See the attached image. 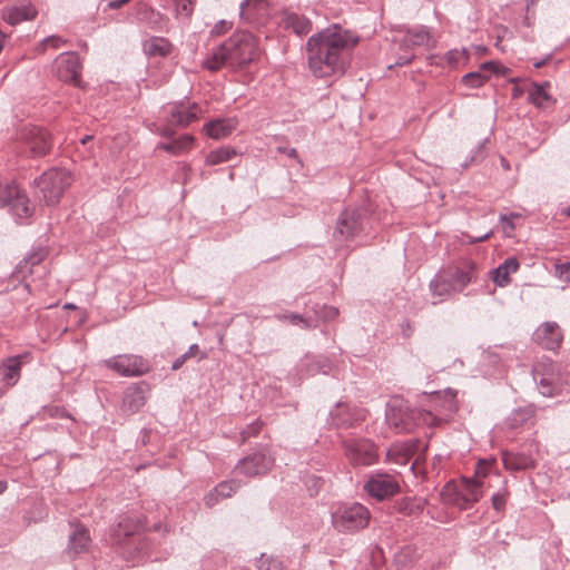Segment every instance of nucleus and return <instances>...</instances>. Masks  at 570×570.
Segmentation results:
<instances>
[{"instance_id": "nucleus-64", "label": "nucleus", "mask_w": 570, "mask_h": 570, "mask_svg": "<svg viewBox=\"0 0 570 570\" xmlns=\"http://www.w3.org/2000/svg\"><path fill=\"white\" fill-rule=\"evenodd\" d=\"M561 213H562L563 215H567V216H569V217H570V204H569V205H567L566 207H563V208L561 209Z\"/></svg>"}, {"instance_id": "nucleus-13", "label": "nucleus", "mask_w": 570, "mask_h": 570, "mask_svg": "<svg viewBox=\"0 0 570 570\" xmlns=\"http://www.w3.org/2000/svg\"><path fill=\"white\" fill-rule=\"evenodd\" d=\"M366 410L358 406L337 403L331 411L330 417L332 424L340 429H348L357 425L366 419Z\"/></svg>"}, {"instance_id": "nucleus-21", "label": "nucleus", "mask_w": 570, "mask_h": 570, "mask_svg": "<svg viewBox=\"0 0 570 570\" xmlns=\"http://www.w3.org/2000/svg\"><path fill=\"white\" fill-rule=\"evenodd\" d=\"M21 356L16 355L8 357L0 365V382L7 386H14L21 376Z\"/></svg>"}, {"instance_id": "nucleus-61", "label": "nucleus", "mask_w": 570, "mask_h": 570, "mask_svg": "<svg viewBox=\"0 0 570 570\" xmlns=\"http://www.w3.org/2000/svg\"><path fill=\"white\" fill-rule=\"evenodd\" d=\"M550 60V56H547L546 58L541 60H537L533 62L534 68H541L543 67L548 61Z\"/></svg>"}, {"instance_id": "nucleus-1", "label": "nucleus", "mask_w": 570, "mask_h": 570, "mask_svg": "<svg viewBox=\"0 0 570 570\" xmlns=\"http://www.w3.org/2000/svg\"><path fill=\"white\" fill-rule=\"evenodd\" d=\"M358 36L340 24H333L306 42L307 66L316 78L341 77L347 70Z\"/></svg>"}, {"instance_id": "nucleus-63", "label": "nucleus", "mask_w": 570, "mask_h": 570, "mask_svg": "<svg viewBox=\"0 0 570 570\" xmlns=\"http://www.w3.org/2000/svg\"><path fill=\"white\" fill-rule=\"evenodd\" d=\"M8 489L7 481L0 480V494H2Z\"/></svg>"}, {"instance_id": "nucleus-16", "label": "nucleus", "mask_w": 570, "mask_h": 570, "mask_svg": "<svg viewBox=\"0 0 570 570\" xmlns=\"http://www.w3.org/2000/svg\"><path fill=\"white\" fill-rule=\"evenodd\" d=\"M534 341L543 348L556 351L560 347L563 335L554 322H544L533 333Z\"/></svg>"}, {"instance_id": "nucleus-30", "label": "nucleus", "mask_w": 570, "mask_h": 570, "mask_svg": "<svg viewBox=\"0 0 570 570\" xmlns=\"http://www.w3.org/2000/svg\"><path fill=\"white\" fill-rule=\"evenodd\" d=\"M274 458L266 446H259L252 453V475L264 474L272 469Z\"/></svg>"}, {"instance_id": "nucleus-41", "label": "nucleus", "mask_w": 570, "mask_h": 570, "mask_svg": "<svg viewBox=\"0 0 570 570\" xmlns=\"http://www.w3.org/2000/svg\"><path fill=\"white\" fill-rule=\"evenodd\" d=\"M445 60V65L455 68L460 65H465L469 60V53L466 49H452L449 50L442 58ZM438 65L444 66V62H438Z\"/></svg>"}, {"instance_id": "nucleus-62", "label": "nucleus", "mask_w": 570, "mask_h": 570, "mask_svg": "<svg viewBox=\"0 0 570 570\" xmlns=\"http://www.w3.org/2000/svg\"><path fill=\"white\" fill-rule=\"evenodd\" d=\"M249 4V0H243L240 3V17L245 14V7Z\"/></svg>"}, {"instance_id": "nucleus-59", "label": "nucleus", "mask_w": 570, "mask_h": 570, "mask_svg": "<svg viewBox=\"0 0 570 570\" xmlns=\"http://www.w3.org/2000/svg\"><path fill=\"white\" fill-rule=\"evenodd\" d=\"M338 314V311L337 308L335 307H324V315L322 316L323 318L325 320H331V318H334L336 315Z\"/></svg>"}, {"instance_id": "nucleus-2", "label": "nucleus", "mask_w": 570, "mask_h": 570, "mask_svg": "<svg viewBox=\"0 0 570 570\" xmlns=\"http://www.w3.org/2000/svg\"><path fill=\"white\" fill-rule=\"evenodd\" d=\"M482 488L481 480L462 478L459 482H448L440 495L443 503L466 510L482 498Z\"/></svg>"}, {"instance_id": "nucleus-20", "label": "nucleus", "mask_w": 570, "mask_h": 570, "mask_svg": "<svg viewBox=\"0 0 570 570\" xmlns=\"http://www.w3.org/2000/svg\"><path fill=\"white\" fill-rule=\"evenodd\" d=\"M90 535L88 529L82 525H76L69 535V543L66 553L75 558L80 553L87 552L90 546Z\"/></svg>"}, {"instance_id": "nucleus-26", "label": "nucleus", "mask_w": 570, "mask_h": 570, "mask_svg": "<svg viewBox=\"0 0 570 570\" xmlns=\"http://www.w3.org/2000/svg\"><path fill=\"white\" fill-rule=\"evenodd\" d=\"M37 16V10L30 4L9 7L2 10V18L9 24L14 26L22 21L32 20Z\"/></svg>"}, {"instance_id": "nucleus-58", "label": "nucleus", "mask_w": 570, "mask_h": 570, "mask_svg": "<svg viewBox=\"0 0 570 570\" xmlns=\"http://www.w3.org/2000/svg\"><path fill=\"white\" fill-rule=\"evenodd\" d=\"M173 127H176V126H175V125H170V124H169V118H168V119H167V125L160 129L159 134H160L163 137L170 138V137L174 135V129H173Z\"/></svg>"}, {"instance_id": "nucleus-14", "label": "nucleus", "mask_w": 570, "mask_h": 570, "mask_svg": "<svg viewBox=\"0 0 570 570\" xmlns=\"http://www.w3.org/2000/svg\"><path fill=\"white\" fill-rule=\"evenodd\" d=\"M385 420L396 433H409L416 426L415 410H410L404 405H390L385 413Z\"/></svg>"}, {"instance_id": "nucleus-48", "label": "nucleus", "mask_w": 570, "mask_h": 570, "mask_svg": "<svg viewBox=\"0 0 570 570\" xmlns=\"http://www.w3.org/2000/svg\"><path fill=\"white\" fill-rule=\"evenodd\" d=\"M415 422L416 425L436 426L441 424L442 420L430 411L419 410L415 411Z\"/></svg>"}, {"instance_id": "nucleus-51", "label": "nucleus", "mask_w": 570, "mask_h": 570, "mask_svg": "<svg viewBox=\"0 0 570 570\" xmlns=\"http://www.w3.org/2000/svg\"><path fill=\"white\" fill-rule=\"evenodd\" d=\"M65 43H66V40H63L61 37H59V36H49L46 39H43V41L39 45L38 51L39 52H45L48 47L53 48V49H58V48H60Z\"/></svg>"}, {"instance_id": "nucleus-11", "label": "nucleus", "mask_w": 570, "mask_h": 570, "mask_svg": "<svg viewBox=\"0 0 570 570\" xmlns=\"http://www.w3.org/2000/svg\"><path fill=\"white\" fill-rule=\"evenodd\" d=\"M24 153L31 157L45 156L51 147L50 134L40 127L30 126L21 131Z\"/></svg>"}, {"instance_id": "nucleus-47", "label": "nucleus", "mask_w": 570, "mask_h": 570, "mask_svg": "<svg viewBox=\"0 0 570 570\" xmlns=\"http://www.w3.org/2000/svg\"><path fill=\"white\" fill-rule=\"evenodd\" d=\"M256 568L257 570H285L281 560L265 553L256 561Z\"/></svg>"}, {"instance_id": "nucleus-50", "label": "nucleus", "mask_w": 570, "mask_h": 570, "mask_svg": "<svg viewBox=\"0 0 570 570\" xmlns=\"http://www.w3.org/2000/svg\"><path fill=\"white\" fill-rule=\"evenodd\" d=\"M554 276L566 285H570V262L554 265Z\"/></svg>"}, {"instance_id": "nucleus-10", "label": "nucleus", "mask_w": 570, "mask_h": 570, "mask_svg": "<svg viewBox=\"0 0 570 570\" xmlns=\"http://www.w3.org/2000/svg\"><path fill=\"white\" fill-rule=\"evenodd\" d=\"M397 41L403 53L399 56L395 65L404 66L410 63L414 58L412 49L414 47H428L431 41V36L429 30L421 26L409 29Z\"/></svg>"}, {"instance_id": "nucleus-38", "label": "nucleus", "mask_w": 570, "mask_h": 570, "mask_svg": "<svg viewBox=\"0 0 570 570\" xmlns=\"http://www.w3.org/2000/svg\"><path fill=\"white\" fill-rule=\"evenodd\" d=\"M430 288L433 296H438L440 298L450 295L453 292L449 276L445 273L435 275L430 282Z\"/></svg>"}, {"instance_id": "nucleus-28", "label": "nucleus", "mask_w": 570, "mask_h": 570, "mask_svg": "<svg viewBox=\"0 0 570 570\" xmlns=\"http://www.w3.org/2000/svg\"><path fill=\"white\" fill-rule=\"evenodd\" d=\"M198 106L194 104L185 109L179 106H173L169 111V124L176 127H186L197 119Z\"/></svg>"}, {"instance_id": "nucleus-17", "label": "nucleus", "mask_w": 570, "mask_h": 570, "mask_svg": "<svg viewBox=\"0 0 570 570\" xmlns=\"http://www.w3.org/2000/svg\"><path fill=\"white\" fill-rule=\"evenodd\" d=\"M507 68L495 61H485L481 63L478 71L469 72L462 77V82L470 88H479L489 79L490 73L504 75Z\"/></svg>"}, {"instance_id": "nucleus-35", "label": "nucleus", "mask_w": 570, "mask_h": 570, "mask_svg": "<svg viewBox=\"0 0 570 570\" xmlns=\"http://www.w3.org/2000/svg\"><path fill=\"white\" fill-rule=\"evenodd\" d=\"M194 144V137L191 135L185 134L176 139H173L169 142L159 144L158 148L166 150L173 155H179L185 153L191 148Z\"/></svg>"}, {"instance_id": "nucleus-42", "label": "nucleus", "mask_w": 570, "mask_h": 570, "mask_svg": "<svg viewBox=\"0 0 570 570\" xmlns=\"http://www.w3.org/2000/svg\"><path fill=\"white\" fill-rule=\"evenodd\" d=\"M9 207L12 214L19 219L28 218L32 214L29 199L24 194L19 195Z\"/></svg>"}, {"instance_id": "nucleus-34", "label": "nucleus", "mask_w": 570, "mask_h": 570, "mask_svg": "<svg viewBox=\"0 0 570 570\" xmlns=\"http://www.w3.org/2000/svg\"><path fill=\"white\" fill-rule=\"evenodd\" d=\"M428 501L423 498H403L396 503L400 513L412 517L420 514L426 507Z\"/></svg>"}, {"instance_id": "nucleus-39", "label": "nucleus", "mask_w": 570, "mask_h": 570, "mask_svg": "<svg viewBox=\"0 0 570 570\" xmlns=\"http://www.w3.org/2000/svg\"><path fill=\"white\" fill-rule=\"evenodd\" d=\"M236 156H237V154L234 148L224 146L216 150H212L206 156V164L209 166L219 165V164L232 160Z\"/></svg>"}, {"instance_id": "nucleus-52", "label": "nucleus", "mask_w": 570, "mask_h": 570, "mask_svg": "<svg viewBox=\"0 0 570 570\" xmlns=\"http://www.w3.org/2000/svg\"><path fill=\"white\" fill-rule=\"evenodd\" d=\"M490 468H491V462L480 460L476 464L474 479L480 480L481 478H485L489 473Z\"/></svg>"}, {"instance_id": "nucleus-32", "label": "nucleus", "mask_w": 570, "mask_h": 570, "mask_svg": "<svg viewBox=\"0 0 570 570\" xmlns=\"http://www.w3.org/2000/svg\"><path fill=\"white\" fill-rule=\"evenodd\" d=\"M448 276L453 292H462L472 281L476 278L475 267L471 265L465 268H459Z\"/></svg>"}, {"instance_id": "nucleus-54", "label": "nucleus", "mask_w": 570, "mask_h": 570, "mask_svg": "<svg viewBox=\"0 0 570 570\" xmlns=\"http://www.w3.org/2000/svg\"><path fill=\"white\" fill-rule=\"evenodd\" d=\"M518 217L517 214H512L510 217L503 215L501 216V222L503 224V229L507 233L508 236H510V232L514 229V225L512 223V219Z\"/></svg>"}, {"instance_id": "nucleus-9", "label": "nucleus", "mask_w": 570, "mask_h": 570, "mask_svg": "<svg viewBox=\"0 0 570 570\" xmlns=\"http://www.w3.org/2000/svg\"><path fill=\"white\" fill-rule=\"evenodd\" d=\"M345 455L353 465H371L377 461V451L370 440L347 438L343 441Z\"/></svg>"}, {"instance_id": "nucleus-8", "label": "nucleus", "mask_w": 570, "mask_h": 570, "mask_svg": "<svg viewBox=\"0 0 570 570\" xmlns=\"http://www.w3.org/2000/svg\"><path fill=\"white\" fill-rule=\"evenodd\" d=\"M363 488L370 497L382 501L399 493L400 482L393 474L375 471L368 475Z\"/></svg>"}, {"instance_id": "nucleus-37", "label": "nucleus", "mask_w": 570, "mask_h": 570, "mask_svg": "<svg viewBox=\"0 0 570 570\" xmlns=\"http://www.w3.org/2000/svg\"><path fill=\"white\" fill-rule=\"evenodd\" d=\"M146 403L144 391L138 387L128 389L124 396V406L135 413L139 411Z\"/></svg>"}, {"instance_id": "nucleus-18", "label": "nucleus", "mask_w": 570, "mask_h": 570, "mask_svg": "<svg viewBox=\"0 0 570 570\" xmlns=\"http://www.w3.org/2000/svg\"><path fill=\"white\" fill-rule=\"evenodd\" d=\"M361 228L360 214L354 209L344 210L337 219L334 236L342 240L353 237Z\"/></svg>"}, {"instance_id": "nucleus-44", "label": "nucleus", "mask_w": 570, "mask_h": 570, "mask_svg": "<svg viewBox=\"0 0 570 570\" xmlns=\"http://www.w3.org/2000/svg\"><path fill=\"white\" fill-rule=\"evenodd\" d=\"M21 195L19 188L14 184H0V207L10 206L16 198Z\"/></svg>"}, {"instance_id": "nucleus-46", "label": "nucleus", "mask_w": 570, "mask_h": 570, "mask_svg": "<svg viewBox=\"0 0 570 570\" xmlns=\"http://www.w3.org/2000/svg\"><path fill=\"white\" fill-rule=\"evenodd\" d=\"M204 356H205V354L200 351L199 346L197 344H193L189 346L187 352H185L183 355H180L179 357H177L174 361L171 368L174 371H177L184 365V363L187 360L193 358V357H197L198 360H202V358H204Z\"/></svg>"}, {"instance_id": "nucleus-12", "label": "nucleus", "mask_w": 570, "mask_h": 570, "mask_svg": "<svg viewBox=\"0 0 570 570\" xmlns=\"http://www.w3.org/2000/svg\"><path fill=\"white\" fill-rule=\"evenodd\" d=\"M81 63L76 52H63L53 61V71L56 76L65 81L76 86L80 82Z\"/></svg>"}, {"instance_id": "nucleus-53", "label": "nucleus", "mask_w": 570, "mask_h": 570, "mask_svg": "<svg viewBox=\"0 0 570 570\" xmlns=\"http://www.w3.org/2000/svg\"><path fill=\"white\" fill-rule=\"evenodd\" d=\"M285 317L288 318L292 324L301 325L305 328H309L313 326L307 320H305L303 316L298 314H291Z\"/></svg>"}, {"instance_id": "nucleus-24", "label": "nucleus", "mask_w": 570, "mask_h": 570, "mask_svg": "<svg viewBox=\"0 0 570 570\" xmlns=\"http://www.w3.org/2000/svg\"><path fill=\"white\" fill-rule=\"evenodd\" d=\"M144 527L141 520L132 517H124L112 530V544H121L125 538L134 535Z\"/></svg>"}, {"instance_id": "nucleus-36", "label": "nucleus", "mask_w": 570, "mask_h": 570, "mask_svg": "<svg viewBox=\"0 0 570 570\" xmlns=\"http://www.w3.org/2000/svg\"><path fill=\"white\" fill-rule=\"evenodd\" d=\"M550 87V82L546 81L543 83H532V88L529 91V99L535 106L543 108L550 105L551 97L548 92Z\"/></svg>"}, {"instance_id": "nucleus-4", "label": "nucleus", "mask_w": 570, "mask_h": 570, "mask_svg": "<svg viewBox=\"0 0 570 570\" xmlns=\"http://www.w3.org/2000/svg\"><path fill=\"white\" fill-rule=\"evenodd\" d=\"M370 511L361 503H345L335 508L331 514L332 525L342 533H352L367 527Z\"/></svg>"}, {"instance_id": "nucleus-49", "label": "nucleus", "mask_w": 570, "mask_h": 570, "mask_svg": "<svg viewBox=\"0 0 570 570\" xmlns=\"http://www.w3.org/2000/svg\"><path fill=\"white\" fill-rule=\"evenodd\" d=\"M175 4L176 14L188 18L191 16L194 10L195 0H173Z\"/></svg>"}, {"instance_id": "nucleus-33", "label": "nucleus", "mask_w": 570, "mask_h": 570, "mask_svg": "<svg viewBox=\"0 0 570 570\" xmlns=\"http://www.w3.org/2000/svg\"><path fill=\"white\" fill-rule=\"evenodd\" d=\"M144 51L151 57H166L171 51V43L163 37H151L144 42Z\"/></svg>"}, {"instance_id": "nucleus-22", "label": "nucleus", "mask_w": 570, "mask_h": 570, "mask_svg": "<svg viewBox=\"0 0 570 570\" xmlns=\"http://www.w3.org/2000/svg\"><path fill=\"white\" fill-rule=\"evenodd\" d=\"M135 16L138 21L144 22L150 28L157 30H163L168 23L166 16L145 3H138L136 6Z\"/></svg>"}, {"instance_id": "nucleus-23", "label": "nucleus", "mask_w": 570, "mask_h": 570, "mask_svg": "<svg viewBox=\"0 0 570 570\" xmlns=\"http://www.w3.org/2000/svg\"><path fill=\"white\" fill-rule=\"evenodd\" d=\"M281 23L286 30H291L297 36L307 35L312 30V21L293 11H285L281 18Z\"/></svg>"}, {"instance_id": "nucleus-27", "label": "nucleus", "mask_w": 570, "mask_h": 570, "mask_svg": "<svg viewBox=\"0 0 570 570\" xmlns=\"http://www.w3.org/2000/svg\"><path fill=\"white\" fill-rule=\"evenodd\" d=\"M520 263L515 257H508L492 272V281L499 287H505L511 283V274L519 271Z\"/></svg>"}, {"instance_id": "nucleus-6", "label": "nucleus", "mask_w": 570, "mask_h": 570, "mask_svg": "<svg viewBox=\"0 0 570 570\" xmlns=\"http://www.w3.org/2000/svg\"><path fill=\"white\" fill-rule=\"evenodd\" d=\"M428 444L420 440H409L392 444L386 451V462L396 465H406L412 458H415L411 465V470L419 464L425 455Z\"/></svg>"}, {"instance_id": "nucleus-15", "label": "nucleus", "mask_w": 570, "mask_h": 570, "mask_svg": "<svg viewBox=\"0 0 570 570\" xmlns=\"http://www.w3.org/2000/svg\"><path fill=\"white\" fill-rule=\"evenodd\" d=\"M533 379L538 383L540 394L543 396L551 397L560 393V385L557 382L551 362L535 365L533 367Z\"/></svg>"}, {"instance_id": "nucleus-29", "label": "nucleus", "mask_w": 570, "mask_h": 570, "mask_svg": "<svg viewBox=\"0 0 570 570\" xmlns=\"http://www.w3.org/2000/svg\"><path fill=\"white\" fill-rule=\"evenodd\" d=\"M235 128L236 122L233 119H216L206 124L204 131L210 138L222 139L230 135Z\"/></svg>"}, {"instance_id": "nucleus-43", "label": "nucleus", "mask_w": 570, "mask_h": 570, "mask_svg": "<svg viewBox=\"0 0 570 570\" xmlns=\"http://www.w3.org/2000/svg\"><path fill=\"white\" fill-rule=\"evenodd\" d=\"M504 465L512 470H525L534 466L531 458L525 455L507 454L503 456Z\"/></svg>"}, {"instance_id": "nucleus-31", "label": "nucleus", "mask_w": 570, "mask_h": 570, "mask_svg": "<svg viewBox=\"0 0 570 570\" xmlns=\"http://www.w3.org/2000/svg\"><path fill=\"white\" fill-rule=\"evenodd\" d=\"M46 257V252L42 248H38L30 254H28L23 261H21L14 271V275L17 278L22 277L23 279L27 277V274L32 273V267L39 265Z\"/></svg>"}, {"instance_id": "nucleus-25", "label": "nucleus", "mask_w": 570, "mask_h": 570, "mask_svg": "<svg viewBox=\"0 0 570 570\" xmlns=\"http://www.w3.org/2000/svg\"><path fill=\"white\" fill-rule=\"evenodd\" d=\"M240 487V482L236 480L223 481L216 485L213 491L205 495V504L209 508L214 507L222 499L230 498Z\"/></svg>"}, {"instance_id": "nucleus-3", "label": "nucleus", "mask_w": 570, "mask_h": 570, "mask_svg": "<svg viewBox=\"0 0 570 570\" xmlns=\"http://www.w3.org/2000/svg\"><path fill=\"white\" fill-rule=\"evenodd\" d=\"M72 177L65 168H51L45 171L37 180V197L46 205L59 203L65 190L71 185Z\"/></svg>"}, {"instance_id": "nucleus-55", "label": "nucleus", "mask_w": 570, "mask_h": 570, "mask_svg": "<svg viewBox=\"0 0 570 570\" xmlns=\"http://www.w3.org/2000/svg\"><path fill=\"white\" fill-rule=\"evenodd\" d=\"M492 505L495 510L500 511L505 505V495L503 493H495L492 495Z\"/></svg>"}, {"instance_id": "nucleus-60", "label": "nucleus", "mask_w": 570, "mask_h": 570, "mask_svg": "<svg viewBox=\"0 0 570 570\" xmlns=\"http://www.w3.org/2000/svg\"><path fill=\"white\" fill-rule=\"evenodd\" d=\"M491 235H492V230H490V232H488V233H485V234H483V235H481V236H478V237H475V238H471L469 242H470L471 244H474V243H481V242H483V240L488 239Z\"/></svg>"}, {"instance_id": "nucleus-40", "label": "nucleus", "mask_w": 570, "mask_h": 570, "mask_svg": "<svg viewBox=\"0 0 570 570\" xmlns=\"http://www.w3.org/2000/svg\"><path fill=\"white\" fill-rule=\"evenodd\" d=\"M274 12L275 9L267 0H252V16L255 14L258 24L265 23Z\"/></svg>"}, {"instance_id": "nucleus-57", "label": "nucleus", "mask_w": 570, "mask_h": 570, "mask_svg": "<svg viewBox=\"0 0 570 570\" xmlns=\"http://www.w3.org/2000/svg\"><path fill=\"white\" fill-rule=\"evenodd\" d=\"M277 150L279 153L285 154L289 158L295 159L299 165H302L301 159L298 158L297 150L295 148H288V147H278Z\"/></svg>"}, {"instance_id": "nucleus-5", "label": "nucleus", "mask_w": 570, "mask_h": 570, "mask_svg": "<svg viewBox=\"0 0 570 570\" xmlns=\"http://www.w3.org/2000/svg\"><path fill=\"white\" fill-rule=\"evenodd\" d=\"M248 47L246 35L234 36L227 42L218 47L204 62V68L210 71L219 70L227 59H236L246 62L245 51Z\"/></svg>"}, {"instance_id": "nucleus-45", "label": "nucleus", "mask_w": 570, "mask_h": 570, "mask_svg": "<svg viewBox=\"0 0 570 570\" xmlns=\"http://www.w3.org/2000/svg\"><path fill=\"white\" fill-rule=\"evenodd\" d=\"M532 416V411L529 409L514 410L507 419L505 424L510 429H517L525 423Z\"/></svg>"}, {"instance_id": "nucleus-56", "label": "nucleus", "mask_w": 570, "mask_h": 570, "mask_svg": "<svg viewBox=\"0 0 570 570\" xmlns=\"http://www.w3.org/2000/svg\"><path fill=\"white\" fill-rule=\"evenodd\" d=\"M230 28V23L227 22L226 20H220L219 22H217L213 30H212V33L213 35H216V36H219L224 32H226L228 29Z\"/></svg>"}, {"instance_id": "nucleus-7", "label": "nucleus", "mask_w": 570, "mask_h": 570, "mask_svg": "<svg viewBox=\"0 0 570 570\" xmlns=\"http://www.w3.org/2000/svg\"><path fill=\"white\" fill-rule=\"evenodd\" d=\"M104 365L126 377L142 376L149 372V362L135 354H120L104 361Z\"/></svg>"}, {"instance_id": "nucleus-19", "label": "nucleus", "mask_w": 570, "mask_h": 570, "mask_svg": "<svg viewBox=\"0 0 570 570\" xmlns=\"http://www.w3.org/2000/svg\"><path fill=\"white\" fill-rule=\"evenodd\" d=\"M332 368L333 365L326 356L305 355L297 365V371L302 376L328 374Z\"/></svg>"}]
</instances>
